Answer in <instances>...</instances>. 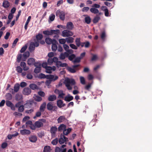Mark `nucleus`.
Returning a JSON list of instances; mask_svg holds the SVG:
<instances>
[{"label":"nucleus","instance_id":"f257e3e1","mask_svg":"<svg viewBox=\"0 0 152 152\" xmlns=\"http://www.w3.org/2000/svg\"><path fill=\"white\" fill-rule=\"evenodd\" d=\"M64 83L68 90H71L72 89L71 86L75 85V82L74 79L67 78L65 80Z\"/></svg>","mask_w":152,"mask_h":152},{"label":"nucleus","instance_id":"f03ea898","mask_svg":"<svg viewBox=\"0 0 152 152\" xmlns=\"http://www.w3.org/2000/svg\"><path fill=\"white\" fill-rule=\"evenodd\" d=\"M60 33V31L58 29L56 30H51L50 31L45 30L43 31V33L46 36H51L54 34L58 35Z\"/></svg>","mask_w":152,"mask_h":152},{"label":"nucleus","instance_id":"7ed1b4c3","mask_svg":"<svg viewBox=\"0 0 152 152\" xmlns=\"http://www.w3.org/2000/svg\"><path fill=\"white\" fill-rule=\"evenodd\" d=\"M46 122V120L44 119H40L38 121L35 122L34 124V126L35 127V129L36 128H40L43 126V123H45Z\"/></svg>","mask_w":152,"mask_h":152},{"label":"nucleus","instance_id":"20e7f679","mask_svg":"<svg viewBox=\"0 0 152 152\" xmlns=\"http://www.w3.org/2000/svg\"><path fill=\"white\" fill-rule=\"evenodd\" d=\"M39 46V43L38 42H31L30 43L28 50L30 52H32L34 50L35 47H38Z\"/></svg>","mask_w":152,"mask_h":152},{"label":"nucleus","instance_id":"39448f33","mask_svg":"<svg viewBox=\"0 0 152 152\" xmlns=\"http://www.w3.org/2000/svg\"><path fill=\"white\" fill-rule=\"evenodd\" d=\"M56 16L59 17L60 19L62 21H64L65 19V13L63 11H61L60 10H58L56 11Z\"/></svg>","mask_w":152,"mask_h":152},{"label":"nucleus","instance_id":"423d86ee","mask_svg":"<svg viewBox=\"0 0 152 152\" xmlns=\"http://www.w3.org/2000/svg\"><path fill=\"white\" fill-rule=\"evenodd\" d=\"M73 35V33L68 30H64L62 32V35L63 37H69Z\"/></svg>","mask_w":152,"mask_h":152},{"label":"nucleus","instance_id":"0eeeda50","mask_svg":"<svg viewBox=\"0 0 152 152\" xmlns=\"http://www.w3.org/2000/svg\"><path fill=\"white\" fill-rule=\"evenodd\" d=\"M58 60V58L56 57H53L52 58H49L48 60V64L49 65H52L53 62L56 63V65Z\"/></svg>","mask_w":152,"mask_h":152},{"label":"nucleus","instance_id":"6e6552de","mask_svg":"<svg viewBox=\"0 0 152 152\" xmlns=\"http://www.w3.org/2000/svg\"><path fill=\"white\" fill-rule=\"evenodd\" d=\"M57 108V107L56 106H53V104L51 102H49L47 105V108L49 111L53 110L54 111L55 110V109H56Z\"/></svg>","mask_w":152,"mask_h":152},{"label":"nucleus","instance_id":"1a4fd4ad","mask_svg":"<svg viewBox=\"0 0 152 152\" xmlns=\"http://www.w3.org/2000/svg\"><path fill=\"white\" fill-rule=\"evenodd\" d=\"M39 77L40 78H46L47 79H52L54 78V76L52 75H45L44 74L41 73L39 75Z\"/></svg>","mask_w":152,"mask_h":152},{"label":"nucleus","instance_id":"9d476101","mask_svg":"<svg viewBox=\"0 0 152 152\" xmlns=\"http://www.w3.org/2000/svg\"><path fill=\"white\" fill-rule=\"evenodd\" d=\"M45 41L46 43L48 45H50L53 42L56 43L57 42L55 39H52L49 37H46L45 39Z\"/></svg>","mask_w":152,"mask_h":152},{"label":"nucleus","instance_id":"9b49d317","mask_svg":"<svg viewBox=\"0 0 152 152\" xmlns=\"http://www.w3.org/2000/svg\"><path fill=\"white\" fill-rule=\"evenodd\" d=\"M31 91L29 88H25L23 90V94L26 95H28L31 93Z\"/></svg>","mask_w":152,"mask_h":152},{"label":"nucleus","instance_id":"f8f14e48","mask_svg":"<svg viewBox=\"0 0 152 152\" xmlns=\"http://www.w3.org/2000/svg\"><path fill=\"white\" fill-rule=\"evenodd\" d=\"M56 66L58 68L59 67H66L68 66V64L66 63H62L61 61L58 60L56 63Z\"/></svg>","mask_w":152,"mask_h":152},{"label":"nucleus","instance_id":"ddd939ff","mask_svg":"<svg viewBox=\"0 0 152 152\" xmlns=\"http://www.w3.org/2000/svg\"><path fill=\"white\" fill-rule=\"evenodd\" d=\"M74 26L71 22H69L67 23L66 29H67L69 30H72Z\"/></svg>","mask_w":152,"mask_h":152},{"label":"nucleus","instance_id":"4468645a","mask_svg":"<svg viewBox=\"0 0 152 152\" xmlns=\"http://www.w3.org/2000/svg\"><path fill=\"white\" fill-rule=\"evenodd\" d=\"M26 126H29V127L32 130H35V127L34 125L32 124V122L31 121H28L26 123Z\"/></svg>","mask_w":152,"mask_h":152},{"label":"nucleus","instance_id":"2eb2a0df","mask_svg":"<svg viewBox=\"0 0 152 152\" xmlns=\"http://www.w3.org/2000/svg\"><path fill=\"white\" fill-rule=\"evenodd\" d=\"M20 85L18 83L16 84L14 86V89L11 88L10 89L12 91V93L14 94L15 92H17L19 90L20 88Z\"/></svg>","mask_w":152,"mask_h":152},{"label":"nucleus","instance_id":"dca6fc26","mask_svg":"<svg viewBox=\"0 0 152 152\" xmlns=\"http://www.w3.org/2000/svg\"><path fill=\"white\" fill-rule=\"evenodd\" d=\"M57 105L59 108H61L66 105L65 103H63V101L61 99L58 100L57 101Z\"/></svg>","mask_w":152,"mask_h":152},{"label":"nucleus","instance_id":"f3484780","mask_svg":"<svg viewBox=\"0 0 152 152\" xmlns=\"http://www.w3.org/2000/svg\"><path fill=\"white\" fill-rule=\"evenodd\" d=\"M20 133L22 135H29L31 133L30 130L24 129L23 130H20Z\"/></svg>","mask_w":152,"mask_h":152},{"label":"nucleus","instance_id":"a211bd4d","mask_svg":"<svg viewBox=\"0 0 152 152\" xmlns=\"http://www.w3.org/2000/svg\"><path fill=\"white\" fill-rule=\"evenodd\" d=\"M33 104V102L31 101H28L24 104V106L26 108H30L32 107Z\"/></svg>","mask_w":152,"mask_h":152},{"label":"nucleus","instance_id":"6ab92c4d","mask_svg":"<svg viewBox=\"0 0 152 152\" xmlns=\"http://www.w3.org/2000/svg\"><path fill=\"white\" fill-rule=\"evenodd\" d=\"M69 54L66 52H65L64 53H61L60 56L59 58L63 60L65 59L66 57H68Z\"/></svg>","mask_w":152,"mask_h":152},{"label":"nucleus","instance_id":"aec40b11","mask_svg":"<svg viewBox=\"0 0 152 152\" xmlns=\"http://www.w3.org/2000/svg\"><path fill=\"white\" fill-rule=\"evenodd\" d=\"M57 131V128L56 126H52L50 128V132L52 135H54Z\"/></svg>","mask_w":152,"mask_h":152},{"label":"nucleus","instance_id":"412c9836","mask_svg":"<svg viewBox=\"0 0 152 152\" xmlns=\"http://www.w3.org/2000/svg\"><path fill=\"white\" fill-rule=\"evenodd\" d=\"M56 98V96L55 95H50L49 96L48 100L49 101H53L55 100Z\"/></svg>","mask_w":152,"mask_h":152},{"label":"nucleus","instance_id":"4be33fe9","mask_svg":"<svg viewBox=\"0 0 152 152\" xmlns=\"http://www.w3.org/2000/svg\"><path fill=\"white\" fill-rule=\"evenodd\" d=\"M73 97L69 94L66 96L64 99V100L66 101L70 102L73 99Z\"/></svg>","mask_w":152,"mask_h":152},{"label":"nucleus","instance_id":"5701e85b","mask_svg":"<svg viewBox=\"0 0 152 152\" xmlns=\"http://www.w3.org/2000/svg\"><path fill=\"white\" fill-rule=\"evenodd\" d=\"M35 62V60L33 58H30L27 61L28 64L30 65H34Z\"/></svg>","mask_w":152,"mask_h":152},{"label":"nucleus","instance_id":"b1692460","mask_svg":"<svg viewBox=\"0 0 152 152\" xmlns=\"http://www.w3.org/2000/svg\"><path fill=\"white\" fill-rule=\"evenodd\" d=\"M66 120V118L64 116H60L57 119V122L58 123H60L63 122Z\"/></svg>","mask_w":152,"mask_h":152},{"label":"nucleus","instance_id":"393cba45","mask_svg":"<svg viewBox=\"0 0 152 152\" xmlns=\"http://www.w3.org/2000/svg\"><path fill=\"white\" fill-rule=\"evenodd\" d=\"M29 140L31 142H35L37 141V138L36 136L32 135L29 137Z\"/></svg>","mask_w":152,"mask_h":152},{"label":"nucleus","instance_id":"a878e982","mask_svg":"<svg viewBox=\"0 0 152 152\" xmlns=\"http://www.w3.org/2000/svg\"><path fill=\"white\" fill-rule=\"evenodd\" d=\"M46 106V103L43 102L40 106L39 108V111L42 112H43L45 110Z\"/></svg>","mask_w":152,"mask_h":152},{"label":"nucleus","instance_id":"bb28decb","mask_svg":"<svg viewBox=\"0 0 152 152\" xmlns=\"http://www.w3.org/2000/svg\"><path fill=\"white\" fill-rule=\"evenodd\" d=\"M43 36L41 34H38L36 36V38L37 40L36 42H39L40 40H41L43 38Z\"/></svg>","mask_w":152,"mask_h":152},{"label":"nucleus","instance_id":"cd10ccee","mask_svg":"<svg viewBox=\"0 0 152 152\" xmlns=\"http://www.w3.org/2000/svg\"><path fill=\"white\" fill-rule=\"evenodd\" d=\"M67 69L68 71L72 73H75L76 72L77 70L79 69H75L69 67H68Z\"/></svg>","mask_w":152,"mask_h":152},{"label":"nucleus","instance_id":"c85d7f7f","mask_svg":"<svg viewBox=\"0 0 152 152\" xmlns=\"http://www.w3.org/2000/svg\"><path fill=\"white\" fill-rule=\"evenodd\" d=\"M10 6L9 2L7 1H4L3 3V6L5 8H8Z\"/></svg>","mask_w":152,"mask_h":152},{"label":"nucleus","instance_id":"c756f323","mask_svg":"<svg viewBox=\"0 0 152 152\" xmlns=\"http://www.w3.org/2000/svg\"><path fill=\"white\" fill-rule=\"evenodd\" d=\"M29 55L30 53L28 51H26L23 53V58L25 60L29 57Z\"/></svg>","mask_w":152,"mask_h":152},{"label":"nucleus","instance_id":"7c9ffc66","mask_svg":"<svg viewBox=\"0 0 152 152\" xmlns=\"http://www.w3.org/2000/svg\"><path fill=\"white\" fill-rule=\"evenodd\" d=\"M29 86L30 88L33 90H35L38 89L37 86L35 84L31 83L30 84Z\"/></svg>","mask_w":152,"mask_h":152},{"label":"nucleus","instance_id":"2f4dec72","mask_svg":"<svg viewBox=\"0 0 152 152\" xmlns=\"http://www.w3.org/2000/svg\"><path fill=\"white\" fill-rule=\"evenodd\" d=\"M23 99L22 96L21 94H17L15 96V99L16 101H19Z\"/></svg>","mask_w":152,"mask_h":152},{"label":"nucleus","instance_id":"473e14b6","mask_svg":"<svg viewBox=\"0 0 152 152\" xmlns=\"http://www.w3.org/2000/svg\"><path fill=\"white\" fill-rule=\"evenodd\" d=\"M51 151V148L50 146L47 145L44 147V152H50Z\"/></svg>","mask_w":152,"mask_h":152},{"label":"nucleus","instance_id":"72a5a7b5","mask_svg":"<svg viewBox=\"0 0 152 152\" xmlns=\"http://www.w3.org/2000/svg\"><path fill=\"white\" fill-rule=\"evenodd\" d=\"M66 125L63 124H61L58 128V131H61L62 130H64L66 129Z\"/></svg>","mask_w":152,"mask_h":152},{"label":"nucleus","instance_id":"f704fd0d","mask_svg":"<svg viewBox=\"0 0 152 152\" xmlns=\"http://www.w3.org/2000/svg\"><path fill=\"white\" fill-rule=\"evenodd\" d=\"M56 43L53 42L52 44V49L53 51L55 52L57 50V46L56 45V43Z\"/></svg>","mask_w":152,"mask_h":152},{"label":"nucleus","instance_id":"c9c22d12","mask_svg":"<svg viewBox=\"0 0 152 152\" xmlns=\"http://www.w3.org/2000/svg\"><path fill=\"white\" fill-rule=\"evenodd\" d=\"M66 39V42L68 43H70L73 42L74 40V38L71 37H67Z\"/></svg>","mask_w":152,"mask_h":152},{"label":"nucleus","instance_id":"e433bc0d","mask_svg":"<svg viewBox=\"0 0 152 152\" xmlns=\"http://www.w3.org/2000/svg\"><path fill=\"white\" fill-rule=\"evenodd\" d=\"M90 11L91 12L94 14H97L99 13V10L95 8H91L90 9Z\"/></svg>","mask_w":152,"mask_h":152},{"label":"nucleus","instance_id":"4c0bfd02","mask_svg":"<svg viewBox=\"0 0 152 152\" xmlns=\"http://www.w3.org/2000/svg\"><path fill=\"white\" fill-rule=\"evenodd\" d=\"M85 22L88 24H89L91 21V19L89 16H87L85 18Z\"/></svg>","mask_w":152,"mask_h":152},{"label":"nucleus","instance_id":"58836bf2","mask_svg":"<svg viewBox=\"0 0 152 152\" xmlns=\"http://www.w3.org/2000/svg\"><path fill=\"white\" fill-rule=\"evenodd\" d=\"M71 131V129L69 128L68 129H65L63 131V135H67L69 134Z\"/></svg>","mask_w":152,"mask_h":152},{"label":"nucleus","instance_id":"ea45409f","mask_svg":"<svg viewBox=\"0 0 152 152\" xmlns=\"http://www.w3.org/2000/svg\"><path fill=\"white\" fill-rule=\"evenodd\" d=\"M76 45L78 47H79L80 45V38H76L75 40Z\"/></svg>","mask_w":152,"mask_h":152},{"label":"nucleus","instance_id":"a19ab883","mask_svg":"<svg viewBox=\"0 0 152 152\" xmlns=\"http://www.w3.org/2000/svg\"><path fill=\"white\" fill-rule=\"evenodd\" d=\"M100 19V18L99 16H96L95 17L93 20V23H97L99 21Z\"/></svg>","mask_w":152,"mask_h":152},{"label":"nucleus","instance_id":"79ce46f5","mask_svg":"<svg viewBox=\"0 0 152 152\" xmlns=\"http://www.w3.org/2000/svg\"><path fill=\"white\" fill-rule=\"evenodd\" d=\"M27 48V45H26L24 46H23L22 48H21V50H20V52L21 53H24L25 51L26 50Z\"/></svg>","mask_w":152,"mask_h":152},{"label":"nucleus","instance_id":"37998d69","mask_svg":"<svg viewBox=\"0 0 152 152\" xmlns=\"http://www.w3.org/2000/svg\"><path fill=\"white\" fill-rule=\"evenodd\" d=\"M47 73L50 74L52 73V67L51 66H48L45 69Z\"/></svg>","mask_w":152,"mask_h":152},{"label":"nucleus","instance_id":"c03bdc74","mask_svg":"<svg viewBox=\"0 0 152 152\" xmlns=\"http://www.w3.org/2000/svg\"><path fill=\"white\" fill-rule=\"evenodd\" d=\"M65 140L64 139L63 137L61 136V137L59 139L58 142L60 144H63L65 142Z\"/></svg>","mask_w":152,"mask_h":152},{"label":"nucleus","instance_id":"a18cd8bd","mask_svg":"<svg viewBox=\"0 0 152 152\" xmlns=\"http://www.w3.org/2000/svg\"><path fill=\"white\" fill-rule=\"evenodd\" d=\"M41 70V67H36L34 70V72L36 73H39Z\"/></svg>","mask_w":152,"mask_h":152},{"label":"nucleus","instance_id":"49530a36","mask_svg":"<svg viewBox=\"0 0 152 152\" xmlns=\"http://www.w3.org/2000/svg\"><path fill=\"white\" fill-rule=\"evenodd\" d=\"M24 106L21 105V106L18 107V111L20 113H22L24 111Z\"/></svg>","mask_w":152,"mask_h":152},{"label":"nucleus","instance_id":"de8ad7c7","mask_svg":"<svg viewBox=\"0 0 152 152\" xmlns=\"http://www.w3.org/2000/svg\"><path fill=\"white\" fill-rule=\"evenodd\" d=\"M80 83L83 85H85L86 83L85 80L83 77L81 76L80 77Z\"/></svg>","mask_w":152,"mask_h":152},{"label":"nucleus","instance_id":"09e8293b","mask_svg":"<svg viewBox=\"0 0 152 152\" xmlns=\"http://www.w3.org/2000/svg\"><path fill=\"white\" fill-rule=\"evenodd\" d=\"M65 94L63 93V91L62 90L58 95V98H59L63 99Z\"/></svg>","mask_w":152,"mask_h":152},{"label":"nucleus","instance_id":"8fccbe9b","mask_svg":"<svg viewBox=\"0 0 152 152\" xmlns=\"http://www.w3.org/2000/svg\"><path fill=\"white\" fill-rule=\"evenodd\" d=\"M22 56L23 55H22V54H18L17 55V61L18 63H19L20 62Z\"/></svg>","mask_w":152,"mask_h":152},{"label":"nucleus","instance_id":"3c124183","mask_svg":"<svg viewBox=\"0 0 152 152\" xmlns=\"http://www.w3.org/2000/svg\"><path fill=\"white\" fill-rule=\"evenodd\" d=\"M75 56L74 54H72L70 56H68V59L70 61H72L73 59L75 58Z\"/></svg>","mask_w":152,"mask_h":152},{"label":"nucleus","instance_id":"603ef678","mask_svg":"<svg viewBox=\"0 0 152 152\" xmlns=\"http://www.w3.org/2000/svg\"><path fill=\"white\" fill-rule=\"evenodd\" d=\"M34 99L35 101H37L40 102L42 101V97H41L38 96H37L35 97Z\"/></svg>","mask_w":152,"mask_h":152},{"label":"nucleus","instance_id":"864d4df0","mask_svg":"<svg viewBox=\"0 0 152 152\" xmlns=\"http://www.w3.org/2000/svg\"><path fill=\"white\" fill-rule=\"evenodd\" d=\"M98 59V57L96 55L92 54V56L91 58V60L92 61H96Z\"/></svg>","mask_w":152,"mask_h":152},{"label":"nucleus","instance_id":"5fc2aeb1","mask_svg":"<svg viewBox=\"0 0 152 152\" xmlns=\"http://www.w3.org/2000/svg\"><path fill=\"white\" fill-rule=\"evenodd\" d=\"M41 112H42L40 111L37 112L35 115L34 117V118L35 119L37 117H40L41 115Z\"/></svg>","mask_w":152,"mask_h":152},{"label":"nucleus","instance_id":"6e6d98bb","mask_svg":"<svg viewBox=\"0 0 152 152\" xmlns=\"http://www.w3.org/2000/svg\"><path fill=\"white\" fill-rule=\"evenodd\" d=\"M16 70L18 72L21 73L22 71V69L20 66H18L16 67Z\"/></svg>","mask_w":152,"mask_h":152},{"label":"nucleus","instance_id":"4d7b16f0","mask_svg":"<svg viewBox=\"0 0 152 152\" xmlns=\"http://www.w3.org/2000/svg\"><path fill=\"white\" fill-rule=\"evenodd\" d=\"M66 39H60L59 40V42L61 44H64L66 42Z\"/></svg>","mask_w":152,"mask_h":152},{"label":"nucleus","instance_id":"13d9d810","mask_svg":"<svg viewBox=\"0 0 152 152\" xmlns=\"http://www.w3.org/2000/svg\"><path fill=\"white\" fill-rule=\"evenodd\" d=\"M69 46L75 50H77L78 48V47L74 44H70Z\"/></svg>","mask_w":152,"mask_h":152},{"label":"nucleus","instance_id":"bf43d9fd","mask_svg":"<svg viewBox=\"0 0 152 152\" xmlns=\"http://www.w3.org/2000/svg\"><path fill=\"white\" fill-rule=\"evenodd\" d=\"M58 142V139L56 138L55 139L53 140L51 142V143L53 145H56L57 143Z\"/></svg>","mask_w":152,"mask_h":152},{"label":"nucleus","instance_id":"052dcab7","mask_svg":"<svg viewBox=\"0 0 152 152\" xmlns=\"http://www.w3.org/2000/svg\"><path fill=\"white\" fill-rule=\"evenodd\" d=\"M90 44L89 42L87 41L84 42V47L86 48H88L89 47Z\"/></svg>","mask_w":152,"mask_h":152},{"label":"nucleus","instance_id":"680f3d73","mask_svg":"<svg viewBox=\"0 0 152 152\" xmlns=\"http://www.w3.org/2000/svg\"><path fill=\"white\" fill-rule=\"evenodd\" d=\"M6 105L9 107H10L13 104L12 102L9 101H6Z\"/></svg>","mask_w":152,"mask_h":152},{"label":"nucleus","instance_id":"e2e57ef3","mask_svg":"<svg viewBox=\"0 0 152 152\" xmlns=\"http://www.w3.org/2000/svg\"><path fill=\"white\" fill-rule=\"evenodd\" d=\"M55 18V15L54 14H52L51 15L49 16V19L51 21H53Z\"/></svg>","mask_w":152,"mask_h":152},{"label":"nucleus","instance_id":"0e129e2a","mask_svg":"<svg viewBox=\"0 0 152 152\" xmlns=\"http://www.w3.org/2000/svg\"><path fill=\"white\" fill-rule=\"evenodd\" d=\"M104 15L105 16L108 17L109 16V13L108 10L106 8L104 10Z\"/></svg>","mask_w":152,"mask_h":152},{"label":"nucleus","instance_id":"69168bd1","mask_svg":"<svg viewBox=\"0 0 152 152\" xmlns=\"http://www.w3.org/2000/svg\"><path fill=\"white\" fill-rule=\"evenodd\" d=\"M80 59L79 57L77 58L74 60L73 62L74 63H79L80 62Z\"/></svg>","mask_w":152,"mask_h":152},{"label":"nucleus","instance_id":"338daca9","mask_svg":"<svg viewBox=\"0 0 152 152\" xmlns=\"http://www.w3.org/2000/svg\"><path fill=\"white\" fill-rule=\"evenodd\" d=\"M6 97L7 99L9 100H10L12 99V95L10 93H8L6 95Z\"/></svg>","mask_w":152,"mask_h":152},{"label":"nucleus","instance_id":"774afa93","mask_svg":"<svg viewBox=\"0 0 152 152\" xmlns=\"http://www.w3.org/2000/svg\"><path fill=\"white\" fill-rule=\"evenodd\" d=\"M91 86V84L89 83L88 85L86 86L85 87V89L87 90H89Z\"/></svg>","mask_w":152,"mask_h":152}]
</instances>
